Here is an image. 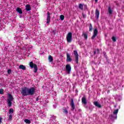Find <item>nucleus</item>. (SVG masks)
Here are the masks:
<instances>
[{"mask_svg": "<svg viewBox=\"0 0 124 124\" xmlns=\"http://www.w3.org/2000/svg\"><path fill=\"white\" fill-rule=\"evenodd\" d=\"M20 93L22 96H28V95H33L35 93V88L34 87H24L21 88Z\"/></svg>", "mask_w": 124, "mask_h": 124, "instance_id": "obj_1", "label": "nucleus"}, {"mask_svg": "<svg viewBox=\"0 0 124 124\" xmlns=\"http://www.w3.org/2000/svg\"><path fill=\"white\" fill-rule=\"evenodd\" d=\"M29 65L31 68H34L33 72L34 73L37 72L38 68H37V65H36V64L33 63V62H31L29 63Z\"/></svg>", "mask_w": 124, "mask_h": 124, "instance_id": "obj_2", "label": "nucleus"}, {"mask_svg": "<svg viewBox=\"0 0 124 124\" xmlns=\"http://www.w3.org/2000/svg\"><path fill=\"white\" fill-rule=\"evenodd\" d=\"M8 105L9 107H11L12 105V102L11 101H13V96L10 93L8 94Z\"/></svg>", "mask_w": 124, "mask_h": 124, "instance_id": "obj_3", "label": "nucleus"}, {"mask_svg": "<svg viewBox=\"0 0 124 124\" xmlns=\"http://www.w3.org/2000/svg\"><path fill=\"white\" fill-rule=\"evenodd\" d=\"M67 42L68 43H71L72 41V33L71 32H69L66 36Z\"/></svg>", "mask_w": 124, "mask_h": 124, "instance_id": "obj_4", "label": "nucleus"}, {"mask_svg": "<svg viewBox=\"0 0 124 124\" xmlns=\"http://www.w3.org/2000/svg\"><path fill=\"white\" fill-rule=\"evenodd\" d=\"M74 55H75V62L76 63H79V55H78V52H77V50L74 51Z\"/></svg>", "mask_w": 124, "mask_h": 124, "instance_id": "obj_5", "label": "nucleus"}, {"mask_svg": "<svg viewBox=\"0 0 124 124\" xmlns=\"http://www.w3.org/2000/svg\"><path fill=\"white\" fill-rule=\"evenodd\" d=\"M98 33V30H97V28H95L93 31V35L91 37V39H93H93H94V38H96V36H97Z\"/></svg>", "mask_w": 124, "mask_h": 124, "instance_id": "obj_6", "label": "nucleus"}, {"mask_svg": "<svg viewBox=\"0 0 124 124\" xmlns=\"http://www.w3.org/2000/svg\"><path fill=\"white\" fill-rule=\"evenodd\" d=\"M70 106L71 107V111H74L75 110V104H74L73 99H71Z\"/></svg>", "mask_w": 124, "mask_h": 124, "instance_id": "obj_7", "label": "nucleus"}, {"mask_svg": "<svg viewBox=\"0 0 124 124\" xmlns=\"http://www.w3.org/2000/svg\"><path fill=\"white\" fill-rule=\"evenodd\" d=\"M65 69L68 74H70V72H71V66H70V64H68L66 65Z\"/></svg>", "mask_w": 124, "mask_h": 124, "instance_id": "obj_8", "label": "nucleus"}, {"mask_svg": "<svg viewBox=\"0 0 124 124\" xmlns=\"http://www.w3.org/2000/svg\"><path fill=\"white\" fill-rule=\"evenodd\" d=\"M47 16L46 18V24H49L51 22V13L49 12H47Z\"/></svg>", "mask_w": 124, "mask_h": 124, "instance_id": "obj_9", "label": "nucleus"}, {"mask_svg": "<svg viewBox=\"0 0 124 124\" xmlns=\"http://www.w3.org/2000/svg\"><path fill=\"white\" fill-rule=\"evenodd\" d=\"M66 56H67L66 62H72V58H71V57H70V54L68 53H67Z\"/></svg>", "mask_w": 124, "mask_h": 124, "instance_id": "obj_10", "label": "nucleus"}, {"mask_svg": "<svg viewBox=\"0 0 124 124\" xmlns=\"http://www.w3.org/2000/svg\"><path fill=\"white\" fill-rule=\"evenodd\" d=\"M99 10L96 9L95 10V18L98 19V18H99Z\"/></svg>", "mask_w": 124, "mask_h": 124, "instance_id": "obj_11", "label": "nucleus"}, {"mask_svg": "<svg viewBox=\"0 0 124 124\" xmlns=\"http://www.w3.org/2000/svg\"><path fill=\"white\" fill-rule=\"evenodd\" d=\"M81 102L83 104H84V105H86V104H87V99L86 98V97H85V96H84L82 98Z\"/></svg>", "mask_w": 124, "mask_h": 124, "instance_id": "obj_12", "label": "nucleus"}, {"mask_svg": "<svg viewBox=\"0 0 124 124\" xmlns=\"http://www.w3.org/2000/svg\"><path fill=\"white\" fill-rule=\"evenodd\" d=\"M25 9L27 11H31V5L27 4L25 6Z\"/></svg>", "mask_w": 124, "mask_h": 124, "instance_id": "obj_13", "label": "nucleus"}, {"mask_svg": "<svg viewBox=\"0 0 124 124\" xmlns=\"http://www.w3.org/2000/svg\"><path fill=\"white\" fill-rule=\"evenodd\" d=\"M93 104L95 105V106H96V107H98V108H101V106L99 104V103H98V102L95 101L93 102Z\"/></svg>", "mask_w": 124, "mask_h": 124, "instance_id": "obj_14", "label": "nucleus"}, {"mask_svg": "<svg viewBox=\"0 0 124 124\" xmlns=\"http://www.w3.org/2000/svg\"><path fill=\"white\" fill-rule=\"evenodd\" d=\"M53 61H54L53 56H52L51 55H49L48 56V62H53Z\"/></svg>", "mask_w": 124, "mask_h": 124, "instance_id": "obj_15", "label": "nucleus"}, {"mask_svg": "<svg viewBox=\"0 0 124 124\" xmlns=\"http://www.w3.org/2000/svg\"><path fill=\"white\" fill-rule=\"evenodd\" d=\"M16 11L18 12V13H19V14H23V11H22L21 8L17 7L16 8Z\"/></svg>", "mask_w": 124, "mask_h": 124, "instance_id": "obj_16", "label": "nucleus"}, {"mask_svg": "<svg viewBox=\"0 0 124 124\" xmlns=\"http://www.w3.org/2000/svg\"><path fill=\"white\" fill-rule=\"evenodd\" d=\"M19 69H22V70H26V68L25 65H20L19 66Z\"/></svg>", "mask_w": 124, "mask_h": 124, "instance_id": "obj_17", "label": "nucleus"}, {"mask_svg": "<svg viewBox=\"0 0 124 124\" xmlns=\"http://www.w3.org/2000/svg\"><path fill=\"white\" fill-rule=\"evenodd\" d=\"M51 32L54 34V35H56V32H57V29L54 28V29L51 30Z\"/></svg>", "mask_w": 124, "mask_h": 124, "instance_id": "obj_18", "label": "nucleus"}, {"mask_svg": "<svg viewBox=\"0 0 124 124\" xmlns=\"http://www.w3.org/2000/svg\"><path fill=\"white\" fill-rule=\"evenodd\" d=\"M14 109L13 108H10L9 110V114H13Z\"/></svg>", "mask_w": 124, "mask_h": 124, "instance_id": "obj_19", "label": "nucleus"}, {"mask_svg": "<svg viewBox=\"0 0 124 124\" xmlns=\"http://www.w3.org/2000/svg\"><path fill=\"white\" fill-rule=\"evenodd\" d=\"M78 7L80 10H83V4L81 3L78 4Z\"/></svg>", "mask_w": 124, "mask_h": 124, "instance_id": "obj_20", "label": "nucleus"}, {"mask_svg": "<svg viewBox=\"0 0 124 124\" xmlns=\"http://www.w3.org/2000/svg\"><path fill=\"white\" fill-rule=\"evenodd\" d=\"M89 31H93V25L92 23L90 24L89 26Z\"/></svg>", "mask_w": 124, "mask_h": 124, "instance_id": "obj_21", "label": "nucleus"}, {"mask_svg": "<svg viewBox=\"0 0 124 124\" xmlns=\"http://www.w3.org/2000/svg\"><path fill=\"white\" fill-rule=\"evenodd\" d=\"M24 122H25V123H26V124H31V120H29V119H25V120H24Z\"/></svg>", "mask_w": 124, "mask_h": 124, "instance_id": "obj_22", "label": "nucleus"}, {"mask_svg": "<svg viewBox=\"0 0 124 124\" xmlns=\"http://www.w3.org/2000/svg\"><path fill=\"white\" fill-rule=\"evenodd\" d=\"M118 113H119V109H117L114 111L113 114L117 115V114H118Z\"/></svg>", "mask_w": 124, "mask_h": 124, "instance_id": "obj_23", "label": "nucleus"}, {"mask_svg": "<svg viewBox=\"0 0 124 124\" xmlns=\"http://www.w3.org/2000/svg\"><path fill=\"white\" fill-rule=\"evenodd\" d=\"M108 11L109 14H112V9H111V7H108Z\"/></svg>", "mask_w": 124, "mask_h": 124, "instance_id": "obj_24", "label": "nucleus"}, {"mask_svg": "<svg viewBox=\"0 0 124 124\" xmlns=\"http://www.w3.org/2000/svg\"><path fill=\"white\" fill-rule=\"evenodd\" d=\"M60 19L62 20V21H63L64 20V16L62 15L60 16Z\"/></svg>", "mask_w": 124, "mask_h": 124, "instance_id": "obj_25", "label": "nucleus"}, {"mask_svg": "<svg viewBox=\"0 0 124 124\" xmlns=\"http://www.w3.org/2000/svg\"><path fill=\"white\" fill-rule=\"evenodd\" d=\"M83 35L85 39H88V35L87 34V33H83Z\"/></svg>", "mask_w": 124, "mask_h": 124, "instance_id": "obj_26", "label": "nucleus"}, {"mask_svg": "<svg viewBox=\"0 0 124 124\" xmlns=\"http://www.w3.org/2000/svg\"><path fill=\"white\" fill-rule=\"evenodd\" d=\"M111 39L113 41V42H116V41H117V40L116 39V37L112 36Z\"/></svg>", "mask_w": 124, "mask_h": 124, "instance_id": "obj_27", "label": "nucleus"}, {"mask_svg": "<svg viewBox=\"0 0 124 124\" xmlns=\"http://www.w3.org/2000/svg\"><path fill=\"white\" fill-rule=\"evenodd\" d=\"M3 89H0V94H3Z\"/></svg>", "mask_w": 124, "mask_h": 124, "instance_id": "obj_28", "label": "nucleus"}, {"mask_svg": "<svg viewBox=\"0 0 124 124\" xmlns=\"http://www.w3.org/2000/svg\"><path fill=\"white\" fill-rule=\"evenodd\" d=\"M12 115L10 114L9 116V120L10 121H11V120H12Z\"/></svg>", "mask_w": 124, "mask_h": 124, "instance_id": "obj_29", "label": "nucleus"}, {"mask_svg": "<svg viewBox=\"0 0 124 124\" xmlns=\"http://www.w3.org/2000/svg\"><path fill=\"white\" fill-rule=\"evenodd\" d=\"M64 113H65L66 114H68V111H67V109H66V108L64 109Z\"/></svg>", "mask_w": 124, "mask_h": 124, "instance_id": "obj_30", "label": "nucleus"}, {"mask_svg": "<svg viewBox=\"0 0 124 124\" xmlns=\"http://www.w3.org/2000/svg\"><path fill=\"white\" fill-rule=\"evenodd\" d=\"M8 74H11V69H9L7 71Z\"/></svg>", "mask_w": 124, "mask_h": 124, "instance_id": "obj_31", "label": "nucleus"}, {"mask_svg": "<svg viewBox=\"0 0 124 124\" xmlns=\"http://www.w3.org/2000/svg\"><path fill=\"white\" fill-rule=\"evenodd\" d=\"M97 54H100V51L99 50V49L97 48Z\"/></svg>", "mask_w": 124, "mask_h": 124, "instance_id": "obj_32", "label": "nucleus"}, {"mask_svg": "<svg viewBox=\"0 0 124 124\" xmlns=\"http://www.w3.org/2000/svg\"><path fill=\"white\" fill-rule=\"evenodd\" d=\"M1 121H2V118L0 117V124H1Z\"/></svg>", "mask_w": 124, "mask_h": 124, "instance_id": "obj_33", "label": "nucleus"}, {"mask_svg": "<svg viewBox=\"0 0 124 124\" xmlns=\"http://www.w3.org/2000/svg\"><path fill=\"white\" fill-rule=\"evenodd\" d=\"M38 100H39V98H38V97H37L36 101H38Z\"/></svg>", "mask_w": 124, "mask_h": 124, "instance_id": "obj_34", "label": "nucleus"}, {"mask_svg": "<svg viewBox=\"0 0 124 124\" xmlns=\"http://www.w3.org/2000/svg\"><path fill=\"white\" fill-rule=\"evenodd\" d=\"M95 54H96V51H94V55H95Z\"/></svg>", "mask_w": 124, "mask_h": 124, "instance_id": "obj_35", "label": "nucleus"}, {"mask_svg": "<svg viewBox=\"0 0 124 124\" xmlns=\"http://www.w3.org/2000/svg\"><path fill=\"white\" fill-rule=\"evenodd\" d=\"M98 1V0H95V2H97Z\"/></svg>", "mask_w": 124, "mask_h": 124, "instance_id": "obj_36", "label": "nucleus"}, {"mask_svg": "<svg viewBox=\"0 0 124 124\" xmlns=\"http://www.w3.org/2000/svg\"><path fill=\"white\" fill-rule=\"evenodd\" d=\"M83 18H85V15H83Z\"/></svg>", "mask_w": 124, "mask_h": 124, "instance_id": "obj_37", "label": "nucleus"}, {"mask_svg": "<svg viewBox=\"0 0 124 124\" xmlns=\"http://www.w3.org/2000/svg\"><path fill=\"white\" fill-rule=\"evenodd\" d=\"M116 5H119V4H118V3H116Z\"/></svg>", "mask_w": 124, "mask_h": 124, "instance_id": "obj_38", "label": "nucleus"}]
</instances>
